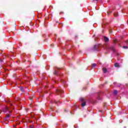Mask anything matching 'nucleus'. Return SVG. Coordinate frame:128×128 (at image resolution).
<instances>
[{"mask_svg":"<svg viewBox=\"0 0 128 128\" xmlns=\"http://www.w3.org/2000/svg\"><path fill=\"white\" fill-rule=\"evenodd\" d=\"M64 91L60 89H57L56 90V93L57 94H62Z\"/></svg>","mask_w":128,"mask_h":128,"instance_id":"39448f33","label":"nucleus"},{"mask_svg":"<svg viewBox=\"0 0 128 128\" xmlns=\"http://www.w3.org/2000/svg\"><path fill=\"white\" fill-rule=\"evenodd\" d=\"M116 82H114V86H116Z\"/></svg>","mask_w":128,"mask_h":128,"instance_id":"f3484780","label":"nucleus"},{"mask_svg":"<svg viewBox=\"0 0 128 128\" xmlns=\"http://www.w3.org/2000/svg\"><path fill=\"white\" fill-rule=\"evenodd\" d=\"M109 32H110V34H112V30H110Z\"/></svg>","mask_w":128,"mask_h":128,"instance_id":"a211bd4d","label":"nucleus"},{"mask_svg":"<svg viewBox=\"0 0 128 128\" xmlns=\"http://www.w3.org/2000/svg\"><path fill=\"white\" fill-rule=\"evenodd\" d=\"M54 36H56V34H55Z\"/></svg>","mask_w":128,"mask_h":128,"instance_id":"4be33fe9","label":"nucleus"},{"mask_svg":"<svg viewBox=\"0 0 128 128\" xmlns=\"http://www.w3.org/2000/svg\"><path fill=\"white\" fill-rule=\"evenodd\" d=\"M104 48H106V50H112V52H116L114 46H110L108 45H105Z\"/></svg>","mask_w":128,"mask_h":128,"instance_id":"f257e3e1","label":"nucleus"},{"mask_svg":"<svg viewBox=\"0 0 128 128\" xmlns=\"http://www.w3.org/2000/svg\"><path fill=\"white\" fill-rule=\"evenodd\" d=\"M100 80H102V78H100Z\"/></svg>","mask_w":128,"mask_h":128,"instance_id":"b1692460","label":"nucleus"},{"mask_svg":"<svg viewBox=\"0 0 128 128\" xmlns=\"http://www.w3.org/2000/svg\"><path fill=\"white\" fill-rule=\"evenodd\" d=\"M54 74H58V70H55L54 72Z\"/></svg>","mask_w":128,"mask_h":128,"instance_id":"f8f14e48","label":"nucleus"},{"mask_svg":"<svg viewBox=\"0 0 128 128\" xmlns=\"http://www.w3.org/2000/svg\"><path fill=\"white\" fill-rule=\"evenodd\" d=\"M20 90L21 92H24V88H20Z\"/></svg>","mask_w":128,"mask_h":128,"instance_id":"2eb2a0df","label":"nucleus"},{"mask_svg":"<svg viewBox=\"0 0 128 128\" xmlns=\"http://www.w3.org/2000/svg\"><path fill=\"white\" fill-rule=\"evenodd\" d=\"M0 62H2V60H0Z\"/></svg>","mask_w":128,"mask_h":128,"instance_id":"5701e85b","label":"nucleus"},{"mask_svg":"<svg viewBox=\"0 0 128 128\" xmlns=\"http://www.w3.org/2000/svg\"><path fill=\"white\" fill-rule=\"evenodd\" d=\"M2 112H4V114H10L12 112V110L8 107H4L2 109Z\"/></svg>","mask_w":128,"mask_h":128,"instance_id":"f03ea898","label":"nucleus"},{"mask_svg":"<svg viewBox=\"0 0 128 128\" xmlns=\"http://www.w3.org/2000/svg\"><path fill=\"white\" fill-rule=\"evenodd\" d=\"M123 48H128V46H124Z\"/></svg>","mask_w":128,"mask_h":128,"instance_id":"dca6fc26","label":"nucleus"},{"mask_svg":"<svg viewBox=\"0 0 128 128\" xmlns=\"http://www.w3.org/2000/svg\"><path fill=\"white\" fill-rule=\"evenodd\" d=\"M80 101L81 102L82 106H86V100L84 98H80Z\"/></svg>","mask_w":128,"mask_h":128,"instance_id":"7ed1b4c3","label":"nucleus"},{"mask_svg":"<svg viewBox=\"0 0 128 128\" xmlns=\"http://www.w3.org/2000/svg\"><path fill=\"white\" fill-rule=\"evenodd\" d=\"M120 84H118L117 86H120Z\"/></svg>","mask_w":128,"mask_h":128,"instance_id":"6ab92c4d","label":"nucleus"},{"mask_svg":"<svg viewBox=\"0 0 128 128\" xmlns=\"http://www.w3.org/2000/svg\"><path fill=\"white\" fill-rule=\"evenodd\" d=\"M97 100H102V97H100V93L98 94V96L97 97Z\"/></svg>","mask_w":128,"mask_h":128,"instance_id":"9d476101","label":"nucleus"},{"mask_svg":"<svg viewBox=\"0 0 128 128\" xmlns=\"http://www.w3.org/2000/svg\"><path fill=\"white\" fill-rule=\"evenodd\" d=\"M34 126H32L31 128H33Z\"/></svg>","mask_w":128,"mask_h":128,"instance_id":"bb28decb","label":"nucleus"},{"mask_svg":"<svg viewBox=\"0 0 128 128\" xmlns=\"http://www.w3.org/2000/svg\"><path fill=\"white\" fill-rule=\"evenodd\" d=\"M7 118H9V116H7Z\"/></svg>","mask_w":128,"mask_h":128,"instance_id":"393cba45","label":"nucleus"},{"mask_svg":"<svg viewBox=\"0 0 128 128\" xmlns=\"http://www.w3.org/2000/svg\"><path fill=\"white\" fill-rule=\"evenodd\" d=\"M96 66V63L92 64V68H94V66Z\"/></svg>","mask_w":128,"mask_h":128,"instance_id":"ddd939ff","label":"nucleus"},{"mask_svg":"<svg viewBox=\"0 0 128 128\" xmlns=\"http://www.w3.org/2000/svg\"><path fill=\"white\" fill-rule=\"evenodd\" d=\"M114 66L116 68H120V64L118 63H115Z\"/></svg>","mask_w":128,"mask_h":128,"instance_id":"0eeeda50","label":"nucleus"},{"mask_svg":"<svg viewBox=\"0 0 128 128\" xmlns=\"http://www.w3.org/2000/svg\"><path fill=\"white\" fill-rule=\"evenodd\" d=\"M100 48V44H96L93 48V50H98V49Z\"/></svg>","mask_w":128,"mask_h":128,"instance_id":"20e7f679","label":"nucleus"},{"mask_svg":"<svg viewBox=\"0 0 128 128\" xmlns=\"http://www.w3.org/2000/svg\"><path fill=\"white\" fill-rule=\"evenodd\" d=\"M104 40H105V42H108L109 39L107 37L104 36Z\"/></svg>","mask_w":128,"mask_h":128,"instance_id":"9b49d317","label":"nucleus"},{"mask_svg":"<svg viewBox=\"0 0 128 128\" xmlns=\"http://www.w3.org/2000/svg\"><path fill=\"white\" fill-rule=\"evenodd\" d=\"M114 16H117V15L114 14Z\"/></svg>","mask_w":128,"mask_h":128,"instance_id":"aec40b11","label":"nucleus"},{"mask_svg":"<svg viewBox=\"0 0 128 128\" xmlns=\"http://www.w3.org/2000/svg\"><path fill=\"white\" fill-rule=\"evenodd\" d=\"M65 126H63V128H64Z\"/></svg>","mask_w":128,"mask_h":128,"instance_id":"a878e982","label":"nucleus"},{"mask_svg":"<svg viewBox=\"0 0 128 128\" xmlns=\"http://www.w3.org/2000/svg\"><path fill=\"white\" fill-rule=\"evenodd\" d=\"M58 42H60V39H58Z\"/></svg>","mask_w":128,"mask_h":128,"instance_id":"412c9836","label":"nucleus"},{"mask_svg":"<svg viewBox=\"0 0 128 128\" xmlns=\"http://www.w3.org/2000/svg\"><path fill=\"white\" fill-rule=\"evenodd\" d=\"M102 70H103V72H104V74H106V72H108V70H106V68H102Z\"/></svg>","mask_w":128,"mask_h":128,"instance_id":"6e6552de","label":"nucleus"},{"mask_svg":"<svg viewBox=\"0 0 128 128\" xmlns=\"http://www.w3.org/2000/svg\"><path fill=\"white\" fill-rule=\"evenodd\" d=\"M113 94H114V96H116V94H118V90H114L113 92Z\"/></svg>","mask_w":128,"mask_h":128,"instance_id":"1a4fd4ad","label":"nucleus"},{"mask_svg":"<svg viewBox=\"0 0 128 128\" xmlns=\"http://www.w3.org/2000/svg\"><path fill=\"white\" fill-rule=\"evenodd\" d=\"M74 110H76V108H78V107L76 106H74L72 108V110H74Z\"/></svg>","mask_w":128,"mask_h":128,"instance_id":"4468645a","label":"nucleus"},{"mask_svg":"<svg viewBox=\"0 0 128 128\" xmlns=\"http://www.w3.org/2000/svg\"><path fill=\"white\" fill-rule=\"evenodd\" d=\"M97 0V1H98V0Z\"/></svg>","mask_w":128,"mask_h":128,"instance_id":"cd10ccee","label":"nucleus"},{"mask_svg":"<svg viewBox=\"0 0 128 128\" xmlns=\"http://www.w3.org/2000/svg\"><path fill=\"white\" fill-rule=\"evenodd\" d=\"M60 81L62 83L64 86H66V82L64 80H60Z\"/></svg>","mask_w":128,"mask_h":128,"instance_id":"423d86ee","label":"nucleus"}]
</instances>
